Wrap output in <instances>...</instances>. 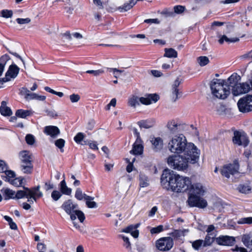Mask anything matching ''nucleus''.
<instances>
[{
    "label": "nucleus",
    "instance_id": "1",
    "mask_svg": "<svg viewBox=\"0 0 252 252\" xmlns=\"http://www.w3.org/2000/svg\"><path fill=\"white\" fill-rule=\"evenodd\" d=\"M161 183L164 188L177 192L189 189L191 184L189 178L174 173L173 171L165 169L161 177Z\"/></svg>",
    "mask_w": 252,
    "mask_h": 252
},
{
    "label": "nucleus",
    "instance_id": "2",
    "mask_svg": "<svg viewBox=\"0 0 252 252\" xmlns=\"http://www.w3.org/2000/svg\"><path fill=\"white\" fill-rule=\"evenodd\" d=\"M199 152L193 151L192 153H185L183 155H172L167 158L168 165L172 168L178 171H185L188 168L189 164H194L198 161Z\"/></svg>",
    "mask_w": 252,
    "mask_h": 252
},
{
    "label": "nucleus",
    "instance_id": "3",
    "mask_svg": "<svg viewBox=\"0 0 252 252\" xmlns=\"http://www.w3.org/2000/svg\"><path fill=\"white\" fill-rule=\"evenodd\" d=\"M168 150L172 153L181 154L192 153L193 151L199 152L192 143L188 142L185 136L183 134L174 135L168 141L167 144Z\"/></svg>",
    "mask_w": 252,
    "mask_h": 252
},
{
    "label": "nucleus",
    "instance_id": "4",
    "mask_svg": "<svg viewBox=\"0 0 252 252\" xmlns=\"http://www.w3.org/2000/svg\"><path fill=\"white\" fill-rule=\"evenodd\" d=\"M189 190L190 192V195L187 202L190 207H197L199 208L206 207V200L198 196L203 195L204 192L203 187L200 183L191 184Z\"/></svg>",
    "mask_w": 252,
    "mask_h": 252
},
{
    "label": "nucleus",
    "instance_id": "5",
    "mask_svg": "<svg viewBox=\"0 0 252 252\" xmlns=\"http://www.w3.org/2000/svg\"><path fill=\"white\" fill-rule=\"evenodd\" d=\"M210 86L212 94L217 98L224 99L230 94V88L227 85L225 80L213 79Z\"/></svg>",
    "mask_w": 252,
    "mask_h": 252
},
{
    "label": "nucleus",
    "instance_id": "6",
    "mask_svg": "<svg viewBox=\"0 0 252 252\" xmlns=\"http://www.w3.org/2000/svg\"><path fill=\"white\" fill-rule=\"evenodd\" d=\"M77 207V204L73 203L70 199L65 201L62 205V209L70 216L72 220H75L77 216L80 221L83 222L85 219V215L81 211L76 209Z\"/></svg>",
    "mask_w": 252,
    "mask_h": 252
},
{
    "label": "nucleus",
    "instance_id": "7",
    "mask_svg": "<svg viewBox=\"0 0 252 252\" xmlns=\"http://www.w3.org/2000/svg\"><path fill=\"white\" fill-rule=\"evenodd\" d=\"M21 160V170L25 174H31L33 169L32 163V154L27 151H21L19 153Z\"/></svg>",
    "mask_w": 252,
    "mask_h": 252
},
{
    "label": "nucleus",
    "instance_id": "8",
    "mask_svg": "<svg viewBox=\"0 0 252 252\" xmlns=\"http://www.w3.org/2000/svg\"><path fill=\"white\" fill-rule=\"evenodd\" d=\"M24 190H19L15 193V199H21L24 197L33 198L36 201V198H39L42 196V193L39 190L40 186H37L36 187L30 189L28 188L24 187Z\"/></svg>",
    "mask_w": 252,
    "mask_h": 252
},
{
    "label": "nucleus",
    "instance_id": "9",
    "mask_svg": "<svg viewBox=\"0 0 252 252\" xmlns=\"http://www.w3.org/2000/svg\"><path fill=\"white\" fill-rule=\"evenodd\" d=\"M239 110L242 113L252 111V95L241 98L237 102Z\"/></svg>",
    "mask_w": 252,
    "mask_h": 252
},
{
    "label": "nucleus",
    "instance_id": "10",
    "mask_svg": "<svg viewBox=\"0 0 252 252\" xmlns=\"http://www.w3.org/2000/svg\"><path fill=\"white\" fill-rule=\"evenodd\" d=\"M239 165L237 160H235L232 163L226 164L221 169L222 176L228 178L230 175H234L238 172Z\"/></svg>",
    "mask_w": 252,
    "mask_h": 252
},
{
    "label": "nucleus",
    "instance_id": "11",
    "mask_svg": "<svg viewBox=\"0 0 252 252\" xmlns=\"http://www.w3.org/2000/svg\"><path fill=\"white\" fill-rule=\"evenodd\" d=\"M174 243L172 238L170 237H163L156 241L157 248L161 251H168L173 246Z\"/></svg>",
    "mask_w": 252,
    "mask_h": 252
},
{
    "label": "nucleus",
    "instance_id": "12",
    "mask_svg": "<svg viewBox=\"0 0 252 252\" xmlns=\"http://www.w3.org/2000/svg\"><path fill=\"white\" fill-rule=\"evenodd\" d=\"M232 141L234 144L243 146L244 147L247 146L249 143V140L247 135L244 133L238 131L234 132Z\"/></svg>",
    "mask_w": 252,
    "mask_h": 252
},
{
    "label": "nucleus",
    "instance_id": "13",
    "mask_svg": "<svg viewBox=\"0 0 252 252\" xmlns=\"http://www.w3.org/2000/svg\"><path fill=\"white\" fill-rule=\"evenodd\" d=\"M250 89V85L247 83H238L233 86L232 92L234 95L237 96L248 93Z\"/></svg>",
    "mask_w": 252,
    "mask_h": 252
},
{
    "label": "nucleus",
    "instance_id": "14",
    "mask_svg": "<svg viewBox=\"0 0 252 252\" xmlns=\"http://www.w3.org/2000/svg\"><path fill=\"white\" fill-rule=\"evenodd\" d=\"M159 99V96L156 94H149L144 97L139 98V101L143 104L149 105L152 103H155Z\"/></svg>",
    "mask_w": 252,
    "mask_h": 252
},
{
    "label": "nucleus",
    "instance_id": "15",
    "mask_svg": "<svg viewBox=\"0 0 252 252\" xmlns=\"http://www.w3.org/2000/svg\"><path fill=\"white\" fill-rule=\"evenodd\" d=\"M150 142L152 144V149L155 152H159L163 147V141L159 137H153Z\"/></svg>",
    "mask_w": 252,
    "mask_h": 252
},
{
    "label": "nucleus",
    "instance_id": "16",
    "mask_svg": "<svg viewBox=\"0 0 252 252\" xmlns=\"http://www.w3.org/2000/svg\"><path fill=\"white\" fill-rule=\"evenodd\" d=\"M166 127L171 133H175L180 131L181 125L175 120L169 121L166 125Z\"/></svg>",
    "mask_w": 252,
    "mask_h": 252
},
{
    "label": "nucleus",
    "instance_id": "17",
    "mask_svg": "<svg viewBox=\"0 0 252 252\" xmlns=\"http://www.w3.org/2000/svg\"><path fill=\"white\" fill-rule=\"evenodd\" d=\"M43 132L52 138H56L60 133V129L56 126H49L44 127Z\"/></svg>",
    "mask_w": 252,
    "mask_h": 252
},
{
    "label": "nucleus",
    "instance_id": "18",
    "mask_svg": "<svg viewBox=\"0 0 252 252\" xmlns=\"http://www.w3.org/2000/svg\"><path fill=\"white\" fill-rule=\"evenodd\" d=\"M219 245L231 246L235 243V238L228 236H222L217 239Z\"/></svg>",
    "mask_w": 252,
    "mask_h": 252
},
{
    "label": "nucleus",
    "instance_id": "19",
    "mask_svg": "<svg viewBox=\"0 0 252 252\" xmlns=\"http://www.w3.org/2000/svg\"><path fill=\"white\" fill-rule=\"evenodd\" d=\"M141 139H136L130 153L134 155H141L143 153V146Z\"/></svg>",
    "mask_w": 252,
    "mask_h": 252
},
{
    "label": "nucleus",
    "instance_id": "20",
    "mask_svg": "<svg viewBox=\"0 0 252 252\" xmlns=\"http://www.w3.org/2000/svg\"><path fill=\"white\" fill-rule=\"evenodd\" d=\"M20 68L15 64L9 66V68L6 72V76H8L10 79L15 78L19 73Z\"/></svg>",
    "mask_w": 252,
    "mask_h": 252
},
{
    "label": "nucleus",
    "instance_id": "21",
    "mask_svg": "<svg viewBox=\"0 0 252 252\" xmlns=\"http://www.w3.org/2000/svg\"><path fill=\"white\" fill-rule=\"evenodd\" d=\"M7 102L5 101H2L1 103V106L0 107V114L4 116H9L12 115V112L11 109L6 106Z\"/></svg>",
    "mask_w": 252,
    "mask_h": 252
},
{
    "label": "nucleus",
    "instance_id": "22",
    "mask_svg": "<svg viewBox=\"0 0 252 252\" xmlns=\"http://www.w3.org/2000/svg\"><path fill=\"white\" fill-rule=\"evenodd\" d=\"M1 192L4 197L5 200H8L10 199H15V192L12 189L8 188L2 189L1 190Z\"/></svg>",
    "mask_w": 252,
    "mask_h": 252
},
{
    "label": "nucleus",
    "instance_id": "23",
    "mask_svg": "<svg viewBox=\"0 0 252 252\" xmlns=\"http://www.w3.org/2000/svg\"><path fill=\"white\" fill-rule=\"evenodd\" d=\"M155 123V121L153 119H149L146 120H143L138 123V125L140 127L145 128H149L153 127Z\"/></svg>",
    "mask_w": 252,
    "mask_h": 252
},
{
    "label": "nucleus",
    "instance_id": "24",
    "mask_svg": "<svg viewBox=\"0 0 252 252\" xmlns=\"http://www.w3.org/2000/svg\"><path fill=\"white\" fill-rule=\"evenodd\" d=\"M122 232L130 233L135 238H137L139 235V231L136 229V226H134L133 225L128 226L125 229H124Z\"/></svg>",
    "mask_w": 252,
    "mask_h": 252
},
{
    "label": "nucleus",
    "instance_id": "25",
    "mask_svg": "<svg viewBox=\"0 0 252 252\" xmlns=\"http://www.w3.org/2000/svg\"><path fill=\"white\" fill-rule=\"evenodd\" d=\"M10 59V57L7 54H5L0 58V76L2 75L5 65Z\"/></svg>",
    "mask_w": 252,
    "mask_h": 252
},
{
    "label": "nucleus",
    "instance_id": "26",
    "mask_svg": "<svg viewBox=\"0 0 252 252\" xmlns=\"http://www.w3.org/2000/svg\"><path fill=\"white\" fill-rule=\"evenodd\" d=\"M139 185L141 188L147 187L149 185V178L142 173H140L139 175Z\"/></svg>",
    "mask_w": 252,
    "mask_h": 252
},
{
    "label": "nucleus",
    "instance_id": "27",
    "mask_svg": "<svg viewBox=\"0 0 252 252\" xmlns=\"http://www.w3.org/2000/svg\"><path fill=\"white\" fill-rule=\"evenodd\" d=\"M239 76H237L236 74L231 75L226 81L227 85L230 88H233V86L238 84V78Z\"/></svg>",
    "mask_w": 252,
    "mask_h": 252
},
{
    "label": "nucleus",
    "instance_id": "28",
    "mask_svg": "<svg viewBox=\"0 0 252 252\" xmlns=\"http://www.w3.org/2000/svg\"><path fill=\"white\" fill-rule=\"evenodd\" d=\"M5 175H1V178L6 182H10L15 177V173L12 170H7L5 173Z\"/></svg>",
    "mask_w": 252,
    "mask_h": 252
},
{
    "label": "nucleus",
    "instance_id": "29",
    "mask_svg": "<svg viewBox=\"0 0 252 252\" xmlns=\"http://www.w3.org/2000/svg\"><path fill=\"white\" fill-rule=\"evenodd\" d=\"M136 3L135 0H131L129 2L125 3L122 6L118 7L121 12L126 11L131 9Z\"/></svg>",
    "mask_w": 252,
    "mask_h": 252
},
{
    "label": "nucleus",
    "instance_id": "30",
    "mask_svg": "<svg viewBox=\"0 0 252 252\" xmlns=\"http://www.w3.org/2000/svg\"><path fill=\"white\" fill-rule=\"evenodd\" d=\"M164 57L169 58H175L177 57V52L173 48H165Z\"/></svg>",
    "mask_w": 252,
    "mask_h": 252
},
{
    "label": "nucleus",
    "instance_id": "31",
    "mask_svg": "<svg viewBox=\"0 0 252 252\" xmlns=\"http://www.w3.org/2000/svg\"><path fill=\"white\" fill-rule=\"evenodd\" d=\"M31 114V111L29 110L18 109L15 113L16 117L22 118H26L27 117L30 116Z\"/></svg>",
    "mask_w": 252,
    "mask_h": 252
},
{
    "label": "nucleus",
    "instance_id": "32",
    "mask_svg": "<svg viewBox=\"0 0 252 252\" xmlns=\"http://www.w3.org/2000/svg\"><path fill=\"white\" fill-rule=\"evenodd\" d=\"M215 236V234H207L205 237V240L203 241V246L206 247L210 246L214 242Z\"/></svg>",
    "mask_w": 252,
    "mask_h": 252
},
{
    "label": "nucleus",
    "instance_id": "33",
    "mask_svg": "<svg viewBox=\"0 0 252 252\" xmlns=\"http://www.w3.org/2000/svg\"><path fill=\"white\" fill-rule=\"evenodd\" d=\"M186 231H188V230H174L170 233V235L174 239H179L181 237H184L185 236V232Z\"/></svg>",
    "mask_w": 252,
    "mask_h": 252
},
{
    "label": "nucleus",
    "instance_id": "34",
    "mask_svg": "<svg viewBox=\"0 0 252 252\" xmlns=\"http://www.w3.org/2000/svg\"><path fill=\"white\" fill-rule=\"evenodd\" d=\"M60 185L62 193L66 195H70L71 194V189L66 186V183L64 180L61 182Z\"/></svg>",
    "mask_w": 252,
    "mask_h": 252
},
{
    "label": "nucleus",
    "instance_id": "35",
    "mask_svg": "<svg viewBox=\"0 0 252 252\" xmlns=\"http://www.w3.org/2000/svg\"><path fill=\"white\" fill-rule=\"evenodd\" d=\"M239 40V39L237 37H234L232 38H229L226 35H222L220 39L219 40V42L222 44L224 41L227 42H236Z\"/></svg>",
    "mask_w": 252,
    "mask_h": 252
},
{
    "label": "nucleus",
    "instance_id": "36",
    "mask_svg": "<svg viewBox=\"0 0 252 252\" xmlns=\"http://www.w3.org/2000/svg\"><path fill=\"white\" fill-rule=\"evenodd\" d=\"M24 178L19 177L18 178H14L10 182V184L15 187H20L22 186Z\"/></svg>",
    "mask_w": 252,
    "mask_h": 252
},
{
    "label": "nucleus",
    "instance_id": "37",
    "mask_svg": "<svg viewBox=\"0 0 252 252\" xmlns=\"http://www.w3.org/2000/svg\"><path fill=\"white\" fill-rule=\"evenodd\" d=\"M237 223L238 224H252V217L242 218L239 219Z\"/></svg>",
    "mask_w": 252,
    "mask_h": 252
},
{
    "label": "nucleus",
    "instance_id": "38",
    "mask_svg": "<svg viewBox=\"0 0 252 252\" xmlns=\"http://www.w3.org/2000/svg\"><path fill=\"white\" fill-rule=\"evenodd\" d=\"M197 60L198 64L201 66H205L209 63V60L206 56H200Z\"/></svg>",
    "mask_w": 252,
    "mask_h": 252
},
{
    "label": "nucleus",
    "instance_id": "39",
    "mask_svg": "<svg viewBox=\"0 0 252 252\" xmlns=\"http://www.w3.org/2000/svg\"><path fill=\"white\" fill-rule=\"evenodd\" d=\"M238 189L240 192L244 193H248L251 190V187L249 185L244 184L240 185Z\"/></svg>",
    "mask_w": 252,
    "mask_h": 252
},
{
    "label": "nucleus",
    "instance_id": "40",
    "mask_svg": "<svg viewBox=\"0 0 252 252\" xmlns=\"http://www.w3.org/2000/svg\"><path fill=\"white\" fill-rule=\"evenodd\" d=\"M139 98L135 96H132L129 98L128 105L131 107H135L137 105H139Z\"/></svg>",
    "mask_w": 252,
    "mask_h": 252
},
{
    "label": "nucleus",
    "instance_id": "41",
    "mask_svg": "<svg viewBox=\"0 0 252 252\" xmlns=\"http://www.w3.org/2000/svg\"><path fill=\"white\" fill-rule=\"evenodd\" d=\"M55 144L58 148L60 149L61 152H63L64 150L63 148L64 146L65 141L63 139L60 138L56 140Z\"/></svg>",
    "mask_w": 252,
    "mask_h": 252
},
{
    "label": "nucleus",
    "instance_id": "42",
    "mask_svg": "<svg viewBox=\"0 0 252 252\" xmlns=\"http://www.w3.org/2000/svg\"><path fill=\"white\" fill-rule=\"evenodd\" d=\"M4 219L8 222L10 228L13 230H17L18 229L16 224L13 221L12 219L7 216H4Z\"/></svg>",
    "mask_w": 252,
    "mask_h": 252
},
{
    "label": "nucleus",
    "instance_id": "43",
    "mask_svg": "<svg viewBox=\"0 0 252 252\" xmlns=\"http://www.w3.org/2000/svg\"><path fill=\"white\" fill-rule=\"evenodd\" d=\"M251 236L249 235H244L242 238V241L245 246L249 248L251 246Z\"/></svg>",
    "mask_w": 252,
    "mask_h": 252
},
{
    "label": "nucleus",
    "instance_id": "44",
    "mask_svg": "<svg viewBox=\"0 0 252 252\" xmlns=\"http://www.w3.org/2000/svg\"><path fill=\"white\" fill-rule=\"evenodd\" d=\"M203 246V241L197 240L192 242V246L196 250H199L201 246Z\"/></svg>",
    "mask_w": 252,
    "mask_h": 252
},
{
    "label": "nucleus",
    "instance_id": "45",
    "mask_svg": "<svg viewBox=\"0 0 252 252\" xmlns=\"http://www.w3.org/2000/svg\"><path fill=\"white\" fill-rule=\"evenodd\" d=\"M186 9V7L183 5H176L174 7V12L177 14L183 13Z\"/></svg>",
    "mask_w": 252,
    "mask_h": 252
},
{
    "label": "nucleus",
    "instance_id": "46",
    "mask_svg": "<svg viewBox=\"0 0 252 252\" xmlns=\"http://www.w3.org/2000/svg\"><path fill=\"white\" fill-rule=\"evenodd\" d=\"M62 196V193L58 190H54L51 193V197L54 201L58 200Z\"/></svg>",
    "mask_w": 252,
    "mask_h": 252
},
{
    "label": "nucleus",
    "instance_id": "47",
    "mask_svg": "<svg viewBox=\"0 0 252 252\" xmlns=\"http://www.w3.org/2000/svg\"><path fill=\"white\" fill-rule=\"evenodd\" d=\"M85 137V135L82 132L78 133L74 137V141L78 144H80Z\"/></svg>",
    "mask_w": 252,
    "mask_h": 252
},
{
    "label": "nucleus",
    "instance_id": "48",
    "mask_svg": "<svg viewBox=\"0 0 252 252\" xmlns=\"http://www.w3.org/2000/svg\"><path fill=\"white\" fill-rule=\"evenodd\" d=\"M85 195V194L83 193L80 189L78 188L76 189L75 196L78 200H82L84 198Z\"/></svg>",
    "mask_w": 252,
    "mask_h": 252
},
{
    "label": "nucleus",
    "instance_id": "49",
    "mask_svg": "<svg viewBox=\"0 0 252 252\" xmlns=\"http://www.w3.org/2000/svg\"><path fill=\"white\" fill-rule=\"evenodd\" d=\"M1 16L4 18H10L13 15V12L12 10H9L7 9L3 10L1 11Z\"/></svg>",
    "mask_w": 252,
    "mask_h": 252
},
{
    "label": "nucleus",
    "instance_id": "50",
    "mask_svg": "<svg viewBox=\"0 0 252 252\" xmlns=\"http://www.w3.org/2000/svg\"><path fill=\"white\" fill-rule=\"evenodd\" d=\"M163 230V225H160L157 227L152 228L150 230V232L152 234H157V233H158L162 231Z\"/></svg>",
    "mask_w": 252,
    "mask_h": 252
},
{
    "label": "nucleus",
    "instance_id": "51",
    "mask_svg": "<svg viewBox=\"0 0 252 252\" xmlns=\"http://www.w3.org/2000/svg\"><path fill=\"white\" fill-rule=\"evenodd\" d=\"M121 237L123 239V240L125 243L124 244V246L127 249L131 250V244L129 241L128 238L126 236H122Z\"/></svg>",
    "mask_w": 252,
    "mask_h": 252
},
{
    "label": "nucleus",
    "instance_id": "52",
    "mask_svg": "<svg viewBox=\"0 0 252 252\" xmlns=\"http://www.w3.org/2000/svg\"><path fill=\"white\" fill-rule=\"evenodd\" d=\"M17 23L20 25L27 24L31 22V19L29 18H17L16 20Z\"/></svg>",
    "mask_w": 252,
    "mask_h": 252
},
{
    "label": "nucleus",
    "instance_id": "53",
    "mask_svg": "<svg viewBox=\"0 0 252 252\" xmlns=\"http://www.w3.org/2000/svg\"><path fill=\"white\" fill-rule=\"evenodd\" d=\"M103 69H98L97 70H89L86 71L87 73L92 74L95 76H99L104 73Z\"/></svg>",
    "mask_w": 252,
    "mask_h": 252
},
{
    "label": "nucleus",
    "instance_id": "54",
    "mask_svg": "<svg viewBox=\"0 0 252 252\" xmlns=\"http://www.w3.org/2000/svg\"><path fill=\"white\" fill-rule=\"evenodd\" d=\"M26 141L29 145H33L35 142L34 136L30 134H27L26 136Z\"/></svg>",
    "mask_w": 252,
    "mask_h": 252
},
{
    "label": "nucleus",
    "instance_id": "55",
    "mask_svg": "<svg viewBox=\"0 0 252 252\" xmlns=\"http://www.w3.org/2000/svg\"><path fill=\"white\" fill-rule=\"evenodd\" d=\"M179 89L172 88V99L175 101L178 98Z\"/></svg>",
    "mask_w": 252,
    "mask_h": 252
},
{
    "label": "nucleus",
    "instance_id": "56",
    "mask_svg": "<svg viewBox=\"0 0 252 252\" xmlns=\"http://www.w3.org/2000/svg\"><path fill=\"white\" fill-rule=\"evenodd\" d=\"M7 166L5 162L2 160H0V172L5 173L7 170Z\"/></svg>",
    "mask_w": 252,
    "mask_h": 252
},
{
    "label": "nucleus",
    "instance_id": "57",
    "mask_svg": "<svg viewBox=\"0 0 252 252\" xmlns=\"http://www.w3.org/2000/svg\"><path fill=\"white\" fill-rule=\"evenodd\" d=\"M69 98L71 102L74 103L78 102L80 98L79 95L77 94H72L69 96Z\"/></svg>",
    "mask_w": 252,
    "mask_h": 252
},
{
    "label": "nucleus",
    "instance_id": "58",
    "mask_svg": "<svg viewBox=\"0 0 252 252\" xmlns=\"http://www.w3.org/2000/svg\"><path fill=\"white\" fill-rule=\"evenodd\" d=\"M47 115L51 118H55L58 116L57 112L54 110L47 109L45 111Z\"/></svg>",
    "mask_w": 252,
    "mask_h": 252
},
{
    "label": "nucleus",
    "instance_id": "59",
    "mask_svg": "<svg viewBox=\"0 0 252 252\" xmlns=\"http://www.w3.org/2000/svg\"><path fill=\"white\" fill-rule=\"evenodd\" d=\"M36 97H37V94L30 93V92L27 94V96H25V98L27 99H36Z\"/></svg>",
    "mask_w": 252,
    "mask_h": 252
},
{
    "label": "nucleus",
    "instance_id": "60",
    "mask_svg": "<svg viewBox=\"0 0 252 252\" xmlns=\"http://www.w3.org/2000/svg\"><path fill=\"white\" fill-rule=\"evenodd\" d=\"M37 249L39 252H43L46 249V245L42 243H38L37 245Z\"/></svg>",
    "mask_w": 252,
    "mask_h": 252
},
{
    "label": "nucleus",
    "instance_id": "61",
    "mask_svg": "<svg viewBox=\"0 0 252 252\" xmlns=\"http://www.w3.org/2000/svg\"><path fill=\"white\" fill-rule=\"evenodd\" d=\"M86 204L89 208H94L97 207L96 203L94 201H86Z\"/></svg>",
    "mask_w": 252,
    "mask_h": 252
},
{
    "label": "nucleus",
    "instance_id": "62",
    "mask_svg": "<svg viewBox=\"0 0 252 252\" xmlns=\"http://www.w3.org/2000/svg\"><path fill=\"white\" fill-rule=\"evenodd\" d=\"M151 72L152 74L155 77H160L162 75V73L160 71L157 70H152Z\"/></svg>",
    "mask_w": 252,
    "mask_h": 252
},
{
    "label": "nucleus",
    "instance_id": "63",
    "mask_svg": "<svg viewBox=\"0 0 252 252\" xmlns=\"http://www.w3.org/2000/svg\"><path fill=\"white\" fill-rule=\"evenodd\" d=\"M157 210H158V207L157 206L153 207L151 209L150 211L149 212L148 216L149 217H153V216H154L155 215V214H156V212L157 211Z\"/></svg>",
    "mask_w": 252,
    "mask_h": 252
},
{
    "label": "nucleus",
    "instance_id": "64",
    "mask_svg": "<svg viewBox=\"0 0 252 252\" xmlns=\"http://www.w3.org/2000/svg\"><path fill=\"white\" fill-rule=\"evenodd\" d=\"M181 81L179 79V78L178 77L175 80V81L174 82L172 86V88H178V87H179V86L181 84Z\"/></svg>",
    "mask_w": 252,
    "mask_h": 252
}]
</instances>
